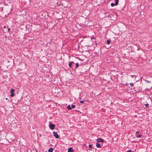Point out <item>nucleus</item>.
Segmentation results:
<instances>
[{"instance_id": "1", "label": "nucleus", "mask_w": 152, "mask_h": 152, "mask_svg": "<svg viewBox=\"0 0 152 152\" xmlns=\"http://www.w3.org/2000/svg\"><path fill=\"white\" fill-rule=\"evenodd\" d=\"M75 64L73 61H69V67L73 69L74 64Z\"/></svg>"}, {"instance_id": "2", "label": "nucleus", "mask_w": 152, "mask_h": 152, "mask_svg": "<svg viewBox=\"0 0 152 152\" xmlns=\"http://www.w3.org/2000/svg\"><path fill=\"white\" fill-rule=\"evenodd\" d=\"M55 127V125L53 124H49V127L50 129L53 130Z\"/></svg>"}, {"instance_id": "3", "label": "nucleus", "mask_w": 152, "mask_h": 152, "mask_svg": "<svg viewBox=\"0 0 152 152\" xmlns=\"http://www.w3.org/2000/svg\"><path fill=\"white\" fill-rule=\"evenodd\" d=\"M53 134L54 136L56 138H59V136L58 134H57L56 132H53Z\"/></svg>"}, {"instance_id": "4", "label": "nucleus", "mask_w": 152, "mask_h": 152, "mask_svg": "<svg viewBox=\"0 0 152 152\" xmlns=\"http://www.w3.org/2000/svg\"><path fill=\"white\" fill-rule=\"evenodd\" d=\"M96 141L98 142H103L104 140L102 138H98L96 139Z\"/></svg>"}, {"instance_id": "5", "label": "nucleus", "mask_w": 152, "mask_h": 152, "mask_svg": "<svg viewBox=\"0 0 152 152\" xmlns=\"http://www.w3.org/2000/svg\"><path fill=\"white\" fill-rule=\"evenodd\" d=\"M75 66H73V69H75L76 68H77L79 66V64L78 63H76L75 64Z\"/></svg>"}, {"instance_id": "6", "label": "nucleus", "mask_w": 152, "mask_h": 152, "mask_svg": "<svg viewBox=\"0 0 152 152\" xmlns=\"http://www.w3.org/2000/svg\"><path fill=\"white\" fill-rule=\"evenodd\" d=\"M74 151L72 148H68V152H74Z\"/></svg>"}, {"instance_id": "7", "label": "nucleus", "mask_w": 152, "mask_h": 152, "mask_svg": "<svg viewBox=\"0 0 152 152\" xmlns=\"http://www.w3.org/2000/svg\"><path fill=\"white\" fill-rule=\"evenodd\" d=\"M96 147L98 148H100L101 147L100 146V144H99L98 142H97L96 143Z\"/></svg>"}, {"instance_id": "8", "label": "nucleus", "mask_w": 152, "mask_h": 152, "mask_svg": "<svg viewBox=\"0 0 152 152\" xmlns=\"http://www.w3.org/2000/svg\"><path fill=\"white\" fill-rule=\"evenodd\" d=\"M53 149L52 148H50L48 150V152H53Z\"/></svg>"}, {"instance_id": "9", "label": "nucleus", "mask_w": 152, "mask_h": 152, "mask_svg": "<svg viewBox=\"0 0 152 152\" xmlns=\"http://www.w3.org/2000/svg\"><path fill=\"white\" fill-rule=\"evenodd\" d=\"M135 135L137 138H140L142 137V135L141 134H136Z\"/></svg>"}, {"instance_id": "10", "label": "nucleus", "mask_w": 152, "mask_h": 152, "mask_svg": "<svg viewBox=\"0 0 152 152\" xmlns=\"http://www.w3.org/2000/svg\"><path fill=\"white\" fill-rule=\"evenodd\" d=\"M67 108L68 110H71L72 109L71 106H70V105H68L67 107Z\"/></svg>"}, {"instance_id": "11", "label": "nucleus", "mask_w": 152, "mask_h": 152, "mask_svg": "<svg viewBox=\"0 0 152 152\" xmlns=\"http://www.w3.org/2000/svg\"><path fill=\"white\" fill-rule=\"evenodd\" d=\"M118 1H119L118 0H115V5H117L118 4Z\"/></svg>"}, {"instance_id": "12", "label": "nucleus", "mask_w": 152, "mask_h": 152, "mask_svg": "<svg viewBox=\"0 0 152 152\" xmlns=\"http://www.w3.org/2000/svg\"><path fill=\"white\" fill-rule=\"evenodd\" d=\"M111 42V41H110V40H107V43L108 44V45H109L110 44Z\"/></svg>"}, {"instance_id": "13", "label": "nucleus", "mask_w": 152, "mask_h": 152, "mask_svg": "<svg viewBox=\"0 0 152 152\" xmlns=\"http://www.w3.org/2000/svg\"><path fill=\"white\" fill-rule=\"evenodd\" d=\"M15 90L11 88L10 90V92L11 93H14V92Z\"/></svg>"}, {"instance_id": "14", "label": "nucleus", "mask_w": 152, "mask_h": 152, "mask_svg": "<svg viewBox=\"0 0 152 152\" xmlns=\"http://www.w3.org/2000/svg\"><path fill=\"white\" fill-rule=\"evenodd\" d=\"M131 77L132 78L135 77V78H136L137 77V76H136L135 75H131Z\"/></svg>"}, {"instance_id": "15", "label": "nucleus", "mask_w": 152, "mask_h": 152, "mask_svg": "<svg viewBox=\"0 0 152 152\" xmlns=\"http://www.w3.org/2000/svg\"><path fill=\"white\" fill-rule=\"evenodd\" d=\"M115 5V4L113 3H111V7H113Z\"/></svg>"}, {"instance_id": "16", "label": "nucleus", "mask_w": 152, "mask_h": 152, "mask_svg": "<svg viewBox=\"0 0 152 152\" xmlns=\"http://www.w3.org/2000/svg\"><path fill=\"white\" fill-rule=\"evenodd\" d=\"M14 95H15V94L14 93H11V94L10 95V96L11 97H12L13 96H14Z\"/></svg>"}, {"instance_id": "17", "label": "nucleus", "mask_w": 152, "mask_h": 152, "mask_svg": "<svg viewBox=\"0 0 152 152\" xmlns=\"http://www.w3.org/2000/svg\"><path fill=\"white\" fill-rule=\"evenodd\" d=\"M75 105H71V108H74L75 107Z\"/></svg>"}, {"instance_id": "18", "label": "nucleus", "mask_w": 152, "mask_h": 152, "mask_svg": "<svg viewBox=\"0 0 152 152\" xmlns=\"http://www.w3.org/2000/svg\"><path fill=\"white\" fill-rule=\"evenodd\" d=\"M89 147L90 148H92V145H91V144H89Z\"/></svg>"}, {"instance_id": "19", "label": "nucleus", "mask_w": 152, "mask_h": 152, "mask_svg": "<svg viewBox=\"0 0 152 152\" xmlns=\"http://www.w3.org/2000/svg\"><path fill=\"white\" fill-rule=\"evenodd\" d=\"M145 107H149V104H148V103H147L146 104H145Z\"/></svg>"}, {"instance_id": "20", "label": "nucleus", "mask_w": 152, "mask_h": 152, "mask_svg": "<svg viewBox=\"0 0 152 152\" xmlns=\"http://www.w3.org/2000/svg\"><path fill=\"white\" fill-rule=\"evenodd\" d=\"M134 84L133 83H130V85L132 87L133 86Z\"/></svg>"}, {"instance_id": "21", "label": "nucleus", "mask_w": 152, "mask_h": 152, "mask_svg": "<svg viewBox=\"0 0 152 152\" xmlns=\"http://www.w3.org/2000/svg\"><path fill=\"white\" fill-rule=\"evenodd\" d=\"M80 103H84V100H81L80 101Z\"/></svg>"}, {"instance_id": "22", "label": "nucleus", "mask_w": 152, "mask_h": 152, "mask_svg": "<svg viewBox=\"0 0 152 152\" xmlns=\"http://www.w3.org/2000/svg\"><path fill=\"white\" fill-rule=\"evenodd\" d=\"M147 82L148 83H150L151 82V81H150V80H147Z\"/></svg>"}, {"instance_id": "23", "label": "nucleus", "mask_w": 152, "mask_h": 152, "mask_svg": "<svg viewBox=\"0 0 152 152\" xmlns=\"http://www.w3.org/2000/svg\"><path fill=\"white\" fill-rule=\"evenodd\" d=\"M139 133V132L138 131H137L136 132L135 135L137 134H138Z\"/></svg>"}, {"instance_id": "24", "label": "nucleus", "mask_w": 152, "mask_h": 152, "mask_svg": "<svg viewBox=\"0 0 152 152\" xmlns=\"http://www.w3.org/2000/svg\"><path fill=\"white\" fill-rule=\"evenodd\" d=\"M95 39L94 37H93L92 38H91V39Z\"/></svg>"}, {"instance_id": "25", "label": "nucleus", "mask_w": 152, "mask_h": 152, "mask_svg": "<svg viewBox=\"0 0 152 152\" xmlns=\"http://www.w3.org/2000/svg\"><path fill=\"white\" fill-rule=\"evenodd\" d=\"M29 2V3H30V2H31V0H28Z\"/></svg>"}, {"instance_id": "26", "label": "nucleus", "mask_w": 152, "mask_h": 152, "mask_svg": "<svg viewBox=\"0 0 152 152\" xmlns=\"http://www.w3.org/2000/svg\"><path fill=\"white\" fill-rule=\"evenodd\" d=\"M131 150H129L128 151V152H131Z\"/></svg>"}, {"instance_id": "27", "label": "nucleus", "mask_w": 152, "mask_h": 152, "mask_svg": "<svg viewBox=\"0 0 152 152\" xmlns=\"http://www.w3.org/2000/svg\"><path fill=\"white\" fill-rule=\"evenodd\" d=\"M10 30V28H8V30L9 31Z\"/></svg>"}, {"instance_id": "28", "label": "nucleus", "mask_w": 152, "mask_h": 152, "mask_svg": "<svg viewBox=\"0 0 152 152\" xmlns=\"http://www.w3.org/2000/svg\"><path fill=\"white\" fill-rule=\"evenodd\" d=\"M89 150H91V149H89Z\"/></svg>"}, {"instance_id": "29", "label": "nucleus", "mask_w": 152, "mask_h": 152, "mask_svg": "<svg viewBox=\"0 0 152 152\" xmlns=\"http://www.w3.org/2000/svg\"><path fill=\"white\" fill-rule=\"evenodd\" d=\"M4 28H5V26H4Z\"/></svg>"}, {"instance_id": "30", "label": "nucleus", "mask_w": 152, "mask_h": 152, "mask_svg": "<svg viewBox=\"0 0 152 152\" xmlns=\"http://www.w3.org/2000/svg\"><path fill=\"white\" fill-rule=\"evenodd\" d=\"M6 100H7V98H6Z\"/></svg>"}, {"instance_id": "31", "label": "nucleus", "mask_w": 152, "mask_h": 152, "mask_svg": "<svg viewBox=\"0 0 152 152\" xmlns=\"http://www.w3.org/2000/svg\"><path fill=\"white\" fill-rule=\"evenodd\" d=\"M111 152V151H109V152Z\"/></svg>"}]
</instances>
